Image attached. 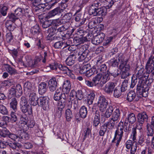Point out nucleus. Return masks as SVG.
Returning <instances> with one entry per match:
<instances>
[{"label": "nucleus", "mask_w": 154, "mask_h": 154, "mask_svg": "<svg viewBox=\"0 0 154 154\" xmlns=\"http://www.w3.org/2000/svg\"><path fill=\"white\" fill-rule=\"evenodd\" d=\"M17 104V102L16 99L15 98H13L10 103V106L14 111L16 110Z\"/></svg>", "instance_id": "38"}, {"label": "nucleus", "mask_w": 154, "mask_h": 154, "mask_svg": "<svg viewBox=\"0 0 154 154\" xmlns=\"http://www.w3.org/2000/svg\"><path fill=\"white\" fill-rule=\"evenodd\" d=\"M115 85L113 82H109L107 83L104 88V90L105 92L108 94H111L115 87Z\"/></svg>", "instance_id": "14"}, {"label": "nucleus", "mask_w": 154, "mask_h": 154, "mask_svg": "<svg viewBox=\"0 0 154 154\" xmlns=\"http://www.w3.org/2000/svg\"><path fill=\"white\" fill-rule=\"evenodd\" d=\"M8 9V8L6 6H3L2 8L0 11L1 14L3 16H5L6 15Z\"/></svg>", "instance_id": "58"}, {"label": "nucleus", "mask_w": 154, "mask_h": 154, "mask_svg": "<svg viewBox=\"0 0 154 154\" xmlns=\"http://www.w3.org/2000/svg\"><path fill=\"white\" fill-rule=\"evenodd\" d=\"M119 69L121 70L122 73V78L125 79L129 76L130 75V66L127 63V62L122 58L119 66Z\"/></svg>", "instance_id": "3"}, {"label": "nucleus", "mask_w": 154, "mask_h": 154, "mask_svg": "<svg viewBox=\"0 0 154 154\" xmlns=\"http://www.w3.org/2000/svg\"><path fill=\"white\" fill-rule=\"evenodd\" d=\"M95 69H91V68L88 69L87 71L85 73V75L88 77H90L95 72Z\"/></svg>", "instance_id": "47"}, {"label": "nucleus", "mask_w": 154, "mask_h": 154, "mask_svg": "<svg viewBox=\"0 0 154 154\" xmlns=\"http://www.w3.org/2000/svg\"><path fill=\"white\" fill-rule=\"evenodd\" d=\"M66 101V97H65L61 98L58 103V112L56 113V116L58 117H61L62 115V112L65 106Z\"/></svg>", "instance_id": "8"}, {"label": "nucleus", "mask_w": 154, "mask_h": 154, "mask_svg": "<svg viewBox=\"0 0 154 154\" xmlns=\"http://www.w3.org/2000/svg\"><path fill=\"white\" fill-rule=\"evenodd\" d=\"M53 0H34V2L37 4L38 5L37 8L41 9L42 8L45 7V2L48 3L50 2H52Z\"/></svg>", "instance_id": "20"}, {"label": "nucleus", "mask_w": 154, "mask_h": 154, "mask_svg": "<svg viewBox=\"0 0 154 154\" xmlns=\"http://www.w3.org/2000/svg\"><path fill=\"white\" fill-rule=\"evenodd\" d=\"M144 69L143 68L140 69L139 70H138V72L136 74V76L137 78L138 79H141L143 78L146 77L147 78L149 76V74L147 73H144Z\"/></svg>", "instance_id": "18"}, {"label": "nucleus", "mask_w": 154, "mask_h": 154, "mask_svg": "<svg viewBox=\"0 0 154 154\" xmlns=\"http://www.w3.org/2000/svg\"><path fill=\"white\" fill-rule=\"evenodd\" d=\"M137 118L138 122L140 123V127H139V126H137V127H138V129L140 130L142 128L143 123L145 121H147L148 117L146 113L145 112H143L138 114Z\"/></svg>", "instance_id": "9"}, {"label": "nucleus", "mask_w": 154, "mask_h": 154, "mask_svg": "<svg viewBox=\"0 0 154 154\" xmlns=\"http://www.w3.org/2000/svg\"><path fill=\"white\" fill-rule=\"evenodd\" d=\"M21 109L23 112L26 113L28 112L29 114L32 113V109L29 105L26 104L24 106H20Z\"/></svg>", "instance_id": "27"}, {"label": "nucleus", "mask_w": 154, "mask_h": 154, "mask_svg": "<svg viewBox=\"0 0 154 154\" xmlns=\"http://www.w3.org/2000/svg\"><path fill=\"white\" fill-rule=\"evenodd\" d=\"M147 64V62L146 67L147 72L148 73H151L154 74V64L150 63L149 65L148 66Z\"/></svg>", "instance_id": "35"}, {"label": "nucleus", "mask_w": 154, "mask_h": 154, "mask_svg": "<svg viewBox=\"0 0 154 154\" xmlns=\"http://www.w3.org/2000/svg\"><path fill=\"white\" fill-rule=\"evenodd\" d=\"M109 77L108 73L101 74L100 73L97 74L93 77L92 81L96 86L98 84L100 85L105 84L109 79Z\"/></svg>", "instance_id": "2"}, {"label": "nucleus", "mask_w": 154, "mask_h": 154, "mask_svg": "<svg viewBox=\"0 0 154 154\" xmlns=\"http://www.w3.org/2000/svg\"><path fill=\"white\" fill-rule=\"evenodd\" d=\"M119 0H109V2H106V7L108 8H111L114 4V3L118 1Z\"/></svg>", "instance_id": "64"}, {"label": "nucleus", "mask_w": 154, "mask_h": 154, "mask_svg": "<svg viewBox=\"0 0 154 154\" xmlns=\"http://www.w3.org/2000/svg\"><path fill=\"white\" fill-rule=\"evenodd\" d=\"M123 92L124 91H122L119 87H116L114 90V96L115 97L118 98L120 96Z\"/></svg>", "instance_id": "37"}, {"label": "nucleus", "mask_w": 154, "mask_h": 154, "mask_svg": "<svg viewBox=\"0 0 154 154\" xmlns=\"http://www.w3.org/2000/svg\"><path fill=\"white\" fill-rule=\"evenodd\" d=\"M63 11V10L60 8H57L51 11H49L46 16V18L49 19L54 17L56 15H60Z\"/></svg>", "instance_id": "13"}, {"label": "nucleus", "mask_w": 154, "mask_h": 154, "mask_svg": "<svg viewBox=\"0 0 154 154\" xmlns=\"http://www.w3.org/2000/svg\"><path fill=\"white\" fill-rule=\"evenodd\" d=\"M123 133V131H121L119 130V129H118L115 132L114 136L122 138Z\"/></svg>", "instance_id": "62"}, {"label": "nucleus", "mask_w": 154, "mask_h": 154, "mask_svg": "<svg viewBox=\"0 0 154 154\" xmlns=\"http://www.w3.org/2000/svg\"><path fill=\"white\" fill-rule=\"evenodd\" d=\"M48 67H49L51 69L54 70L56 73H60V71H62L71 78L72 79L75 78V76L72 73L71 70L66 66L59 64L56 65L55 63H53L50 64Z\"/></svg>", "instance_id": "1"}, {"label": "nucleus", "mask_w": 154, "mask_h": 154, "mask_svg": "<svg viewBox=\"0 0 154 154\" xmlns=\"http://www.w3.org/2000/svg\"><path fill=\"white\" fill-rule=\"evenodd\" d=\"M79 113L81 118H85L87 114V108L84 106H82L80 109Z\"/></svg>", "instance_id": "29"}, {"label": "nucleus", "mask_w": 154, "mask_h": 154, "mask_svg": "<svg viewBox=\"0 0 154 154\" xmlns=\"http://www.w3.org/2000/svg\"><path fill=\"white\" fill-rule=\"evenodd\" d=\"M9 134V131L6 128L0 129V138L5 137L7 136Z\"/></svg>", "instance_id": "32"}, {"label": "nucleus", "mask_w": 154, "mask_h": 154, "mask_svg": "<svg viewBox=\"0 0 154 154\" xmlns=\"http://www.w3.org/2000/svg\"><path fill=\"white\" fill-rule=\"evenodd\" d=\"M148 65L149 66L150 63L154 64V47L151 54L148 60L147 61Z\"/></svg>", "instance_id": "40"}, {"label": "nucleus", "mask_w": 154, "mask_h": 154, "mask_svg": "<svg viewBox=\"0 0 154 154\" xmlns=\"http://www.w3.org/2000/svg\"><path fill=\"white\" fill-rule=\"evenodd\" d=\"M72 16V14L69 13L65 14L63 18H62V19H63V23L68 22L70 20Z\"/></svg>", "instance_id": "50"}, {"label": "nucleus", "mask_w": 154, "mask_h": 154, "mask_svg": "<svg viewBox=\"0 0 154 154\" xmlns=\"http://www.w3.org/2000/svg\"><path fill=\"white\" fill-rule=\"evenodd\" d=\"M14 14L18 17L21 16L24 14L23 9L20 8H17L15 10Z\"/></svg>", "instance_id": "49"}, {"label": "nucleus", "mask_w": 154, "mask_h": 154, "mask_svg": "<svg viewBox=\"0 0 154 154\" xmlns=\"http://www.w3.org/2000/svg\"><path fill=\"white\" fill-rule=\"evenodd\" d=\"M105 36L103 33H100L94 36L92 40V43L95 45H99L103 41Z\"/></svg>", "instance_id": "11"}, {"label": "nucleus", "mask_w": 154, "mask_h": 154, "mask_svg": "<svg viewBox=\"0 0 154 154\" xmlns=\"http://www.w3.org/2000/svg\"><path fill=\"white\" fill-rule=\"evenodd\" d=\"M6 41L8 42H10L13 39V36L12 33L9 32L6 35Z\"/></svg>", "instance_id": "61"}, {"label": "nucleus", "mask_w": 154, "mask_h": 154, "mask_svg": "<svg viewBox=\"0 0 154 154\" xmlns=\"http://www.w3.org/2000/svg\"><path fill=\"white\" fill-rule=\"evenodd\" d=\"M11 117V121L12 123L16 122L17 120V117L16 116L15 113L14 112H12L10 114Z\"/></svg>", "instance_id": "56"}, {"label": "nucleus", "mask_w": 154, "mask_h": 154, "mask_svg": "<svg viewBox=\"0 0 154 154\" xmlns=\"http://www.w3.org/2000/svg\"><path fill=\"white\" fill-rule=\"evenodd\" d=\"M16 91L14 88H12L9 90L8 93V98L11 99L12 97L16 96Z\"/></svg>", "instance_id": "41"}, {"label": "nucleus", "mask_w": 154, "mask_h": 154, "mask_svg": "<svg viewBox=\"0 0 154 154\" xmlns=\"http://www.w3.org/2000/svg\"><path fill=\"white\" fill-rule=\"evenodd\" d=\"M137 135L136 128H133L132 132L131 134V138L133 141H134L136 140Z\"/></svg>", "instance_id": "60"}, {"label": "nucleus", "mask_w": 154, "mask_h": 154, "mask_svg": "<svg viewBox=\"0 0 154 154\" xmlns=\"http://www.w3.org/2000/svg\"><path fill=\"white\" fill-rule=\"evenodd\" d=\"M7 71L11 75L14 74L16 73L15 69L10 66L9 65H7L5 67Z\"/></svg>", "instance_id": "44"}, {"label": "nucleus", "mask_w": 154, "mask_h": 154, "mask_svg": "<svg viewBox=\"0 0 154 154\" xmlns=\"http://www.w3.org/2000/svg\"><path fill=\"white\" fill-rule=\"evenodd\" d=\"M95 97L94 93V91H91L90 93L89 94L88 97V102L92 104L93 100H94Z\"/></svg>", "instance_id": "45"}, {"label": "nucleus", "mask_w": 154, "mask_h": 154, "mask_svg": "<svg viewBox=\"0 0 154 154\" xmlns=\"http://www.w3.org/2000/svg\"><path fill=\"white\" fill-rule=\"evenodd\" d=\"M5 26L10 31H13L15 28L14 24L11 21H6L5 23Z\"/></svg>", "instance_id": "26"}, {"label": "nucleus", "mask_w": 154, "mask_h": 154, "mask_svg": "<svg viewBox=\"0 0 154 154\" xmlns=\"http://www.w3.org/2000/svg\"><path fill=\"white\" fill-rule=\"evenodd\" d=\"M109 73V75L111 74L114 77H116L120 73V72L119 71L118 69H113V70L111 71V73Z\"/></svg>", "instance_id": "59"}, {"label": "nucleus", "mask_w": 154, "mask_h": 154, "mask_svg": "<svg viewBox=\"0 0 154 154\" xmlns=\"http://www.w3.org/2000/svg\"><path fill=\"white\" fill-rule=\"evenodd\" d=\"M147 128V134L148 136H152L154 134V130L152 128L154 129V116L152 118L151 124L147 123L146 125Z\"/></svg>", "instance_id": "12"}, {"label": "nucleus", "mask_w": 154, "mask_h": 154, "mask_svg": "<svg viewBox=\"0 0 154 154\" xmlns=\"http://www.w3.org/2000/svg\"><path fill=\"white\" fill-rule=\"evenodd\" d=\"M29 93V103L32 106L36 105L38 103L37 101L38 99L36 94L33 91H31Z\"/></svg>", "instance_id": "10"}, {"label": "nucleus", "mask_w": 154, "mask_h": 154, "mask_svg": "<svg viewBox=\"0 0 154 154\" xmlns=\"http://www.w3.org/2000/svg\"><path fill=\"white\" fill-rule=\"evenodd\" d=\"M47 89V85L44 82H41L38 86V91L39 94H44Z\"/></svg>", "instance_id": "22"}, {"label": "nucleus", "mask_w": 154, "mask_h": 154, "mask_svg": "<svg viewBox=\"0 0 154 154\" xmlns=\"http://www.w3.org/2000/svg\"><path fill=\"white\" fill-rule=\"evenodd\" d=\"M29 7L27 6L25 8H23V12H24V15L28 18L30 17V13H31V11L29 9Z\"/></svg>", "instance_id": "55"}, {"label": "nucleus", "mask_w": 154, "mask_h": 154, "mask_svg": "<svg viewBox=\"0 0 154 154\" xmlns=\"http://www.w3.org/2000/svg\"><path fill=\"white\" fill-rule=\"evenodd\" d=\"M76 94L75 97L77 100H81L83 97V93L81 90H79L76 91Z\"/></svg>", "instance_id": "46"}, {"label": "nucleus", "mask_w": 154, "mask_h": 154, "mask_svg": "<svg viewBox=\"0 0 154 154\" xmlns=\"http://www.w3.org/2000/svg\"><path fill=\"white\" fill-rule=\"evenodd\" d=\"M87 53L85 51H83V48H80L78 53V60L81 62L84 60L87 57Z\"/></svg>", "instance_id": "19"}, {"label": "nucleus", "mask_w": 154, "mask_h": 154, "mask_svg": "<svg viewBox=\"0 0 154 154\" xmlns=\"http://www.w3.org/2000/svg\"><path fill=\"white\" fill-rule=\"evenodd\" d=\"M27 118L25 116H22L20 117V121L18 123L17 125L20 128L23 129L25 125H27Z\"/></svg>", "instance_id": "21"}, {"label": "nucleus", "mask_w": 154, "mask_h": 154, "mask_svg": "<svg viewBox=\"0 0 154 154\" xmlns=\"http://www.w3.org/2000/svg\"><path fill=\"white\" fill-rule=\"evenodd\" d=\"M65 45V44L62 41H59L55 42L54 44V46L56 48H60Z\"/></svg>", "instance_id": "57"}, {"label": "nucleus", "mask_w": 154, "mask_h": 154, "mask_svg": "<svg viewBox=\"0 0 154 154\" xmlns=\"http://www.w3.org/2000/svg\"><path fill=\"white\" fill-rule=\"evenodd\" d=\"M107 67L106 65L104 64H100L99 62L97 60V64L95 66V69H96V73H100L101 74H104L108 73L109 75L110 72L108 71H106Z\"/></svg>", "instance_id": "7"}, {"label": "nucleus", "mask_w": 154, "mask_h": 154, "mask_svg": "<svg viewBox=\"0 0 154 154\" xmlns=\"http://www.w3.org/2000/svg\"><path fill=\"white\" fill-rule=\"evenodd\" d=\"M11 83L9 81H5L0 85V93L2 92L4 89L5 88L4 87H3L2 86H9L11 85Z\"/></svg>", "instance_id": "42"}, {"label": "nucleus", "mask_w": 154, "mask_h": 154, "mask_svg": "<svg viewBox=\"0 0 154 154\" xmlns=\"http://www.w3.org/2000/svg\"><path fill=\"white\" fill-rule=\"evenodd\" d=\"M113 110V109L112 106H109L106 110V111L104 113V116L106 118L109 117L112 115Z\"/></svg>", "instance_id": "34"}, {"label": "nucleus", "mask_w": 154, "mask_h": 154, "mask_svg": "<svg viewBox=\"0 0 154 154\" xmlns=\"http://www.w3.org/2000/svg\"><path fill=\"white\" fill-rule=\"evenodd\" d=\"M128 81L127 80H125L122 82L121 85V88H120L122 91L124 92L127 89L128 86Z\"/></svg>", "instance_id": "54"}, {"label": "nucleus", "mask_w": 154, "mask_h": 154, "mask_svg": "<svg viewBox=\"0 0 154 154\" xmlns=\"http://www.w3.org/2000/svg\"><path fill=\"white\" fill-rule=\"evenodd\" d=\"M65 97V96L64 94H54V100L56 101L60 100L61 98H62L63 97Z\"/></svg>", "instance_id": "63"}, {"label": "nucleus", "mask_w": 154, "mask_h": 154, "mask_svg": "<svg viewBox=\"0 0 154 154\" xmlns=\"http://www.w3.org/2000/svg\"><path fill=\"white\" fill-rule=\"evenodd\" d=\"M91 67V65L89 63H87L84 65L81 68L80 73L81 74H85L87 71L88 69Z\"/></svg>", "instance_id": "36"}, {"label": "nucleus", "mask_w": 154, "mask_h": 154, "mask_svg": "<svg viewBox=\"0 0 154 154\" xmlns=\"http://www.w3.org/2000/svg\"><path fill=\"white\" fill-rule=\"evenodd\" d=\"M109 104L108 101L103 96L99 97L98 101V105L99 110L102 112H104L107 108Z\"/></svg>", "instance_id": "5"}, {"label": "nucleus", "mask_w": 154, "mask_h": 154, "mask_svg": "<svg viewBox=\"0 0 154 154\" xmlns=\"http://www.w3.org/2000/svg\"><path fill=\"white\" fill-rule=\"evenodd\" d=\"M0 112L3 115H7L8 113L6 107L2 104L0 105Z\"/></svg>", "instance_id": "48"}, {"label": "nucleus", "mask_w": 154, "mask_h": 154, "mask_svg": "<svg viewBox=\"0 0 154 154\" xmlns=\"http://www.w3.org/2000/svg\"><path fill=\"white\" fill-rule=\"evenodd\" d=\"M107 128H108L109 129H112L113 127L112 126H111L110 125L108 122H106L101 127L99 131V135L100 136H103L104 135L105 132Z\"/></svg>", "instance_id": "17"}, {"label": "nucleus", "mask_w": 154, "mask_h": 154, "mask_svg": "<svg viewBox=\"0 0 154 154\" xmlns=\"http://www.w3.org/2000/svg\"><path fill=\"white\" fill-rule=\"evenodd\" d=\"M48 86L50 91H54L56 90L57 86V82L55 78H52L49 80Z\"/></svg>", "instance_id": "15"}, {"label": "nucleus", "mask_w": 154, "mask_h": 154, "mask_svg": "<svg viewBox=\"0 0 154 154\" xmlns=\"http://www.w3.org/2000/svg\"><path fill=\"white\" fill-rule=\"evenodd\" d=\"M38 105L42 106H46L48 104V98L45 97H40L38 99Z\"/></svg>", "instance_id": "23"}, {"label": "nucleus", "mask_w": 154, "mask_h": 154, "mask_svg": "<svg viewBox=\"0 0 154 154\" xmlns=\"http://www.w3.org/2000/svg\"><path fill=\"white\" fill-rule=\"evenodd\" d=\"M52 25L53 26H57L63 23V19L58 18L54 20H51Z\"/></svg>", "instance_id": "30"}, {"label": "nucleus", "mask_w": 154, "mask_h": 154, "mask_svg": "<svg viewBox=\"0 0 154 154\" xmlns=\"http://www.w3.org/2000/svg\"><path fill=\"white\" fill-rule=\"evenodd\" d=\"M92 35L91 34L88 33L87 34V35L85 37L81 38H80V43H83L84 42L88 41L90 39H91V37Z\"/></svg>", "instance_id": "52"}, {"label": "nucleus", "mask_w": 154, "mask_h": 154, "mask_svg": "<svg viewBox=\"0 0 154 154\" xmlns=\"http://www.w3.org/2000/svg\"><path fill=\"white\" fill-rule=\"evenodd\" d=\"M122 139V138H120L114 136L113 139L112 141V143L113 144H114V143H116V145L117 147L119 146L120 142L121 141Z\"/></svg>", "instance_id": "51"}, {"label": "nucleus", "mask_w": 154, "mask_h": 154, "mask_svg": "<svg viewBox=\"0 0 154 154\" xmlns=\"http://www.w3.org/2000/svg\"><path fill=\"white\" fill-rule=\"evenodd\" d=\"M32 85L29 82H26L24 85V89L25 91H26L29 92L32 91Z\"/></svg>", "instance_id": "43"}, {"label": "nucleus", "mask_w": 154, "mask_h": 154, "mask_svg": "<svg viewBox=\"0 0 154 154\" xmlns=\"http://www.w3.org/2000/svg\"><path fill=\"white\" fill-rule=\"evenodd\" d=\"M66 119L67 121H70L72 117V114L71 110L68 109H67L65 112Z\"/></svg>", "instance_id": "33"}, {"label": "nucleus", "mask_w": 154, "mask_h": 154, "mask_svg": "<svg viewBox=\"0 0 154 154\" xmlns=\"http://www.w3.org/2000/svg\"><path fill=\"white\" fill-rule=\"evenodd\" d=\"M122 59L119 56L116 58V59H114L111 60L110 61L109 64L112 66H117L119 64V62L120 61V62Z\"/></svg>", "instance_id": "31"}, {"label": "nucleus", "mask_w": 154, "mask_h": 154, "mask_svg": "<svg viewBox=\"0 0 154 154\" xmlns=\"http://www.w3.org/2000/svg\"><path fill=\"white\" fill-rule=\"evenodd\" d=\"M76 56L73 54L70 55L66 60V62L68 65L70 66L75 63Z\"/></svg>", "instance_id": "24"}, {"label": "nucleus", "mask_w": 154, "mask_h": 154, "mask_svg": "<svg viewBox=\"0 0 154 154\" xmlns=\"http://www.w3.org/2000/svg\"><path fill=\"white\" fill-rule=\"evenodd\" d=\"M42 27L44 28H46L50 26H52L51 20H45V21L41 22Z\"/></svg>", "instance_id": "39"}, {"label": "nucleus", "mask_w": 154, "mask_h": 154, "mask_svg": "<svg viewBox=\"0 0 154 154\" xmlns=\"http://www.w3.org/2000/svg\"><path fill=\"white\" fill-rule=\"evenodd\" d=\"M106 10L105 7L97 8L94 5L90 6L88 10L89 14L93 16H104L106 14Z\"/></svg>", "instance_id": "4"}, {"label": "nucleus", "mask_w": 154, "mask_h": 154, "mask_svg": "<svg viewBox=\"0 0 154 154\" xmlns=\"http://www.w3.org/2000/svg\"><path fill=\"white\" fill-rule=\"evenodd\" d=\"M120 115V110L119 109H116L113 112L112 117L109 122H107L111 126L114 127L118 122Z\"/></svg>", "instance_id": "6"}, {"label": "nucleus", "mask_w": 154, "mask_h": 154, "mask_svg": "<svg viewBox=\"0 0 154 154\" xmlns=\"http://www.w3.org/2000/svg\"><path fill=\"white\" fill-rule=\"evenodd\" d=\"M136 121L135 114L133 113H128L125 121V124L128 125V122L131 124H134Z\"/></svg>", "instance_id": "16"}, {"label": "nucleus", "mask_w": 154, "mask_h": 154, "mask_svg": "<svg viewBox=\"0 0 154 154\" xmlns=\"http://www.w3.org/2000/svg\"><path fill=\"white\" fill-rule=\"evenodd\" d=\"M136 97V94L134 91H130L128 94L127 99L129 102H131L134 100Z\"/></svg>", "instance_id": "28"}, {"label": "nucleus", "mask_w": 154, "mask_h": 154, "mask_svg": "<svg viewBox=\"0 0 154 154\" xmlns=\"http://www.w3.org/2000/svg\"><path fill=\"white\" fill-rule=\"evenodd\" d=\"M100 123V116L99 112L97 111L93 121V125L95 127L97 126Z\"/></svg>", "instance_id": "25"}, {"label": "nucleus", "mask_w": 154, "mask_h": 154, "mask_svg": "<svg viewBox=\"0 0 154 154\" xmlns=\"http://www.w3.org/2000/svg\"><path fill=\"white\" fill-rule=\"evenodd\" d=\"M8 17L10 19V20L12 22H14L16 20L18 19L19 17L15 14H11L8 16Z\"/></svg>", "instance_id": "53"}]
</instances>
